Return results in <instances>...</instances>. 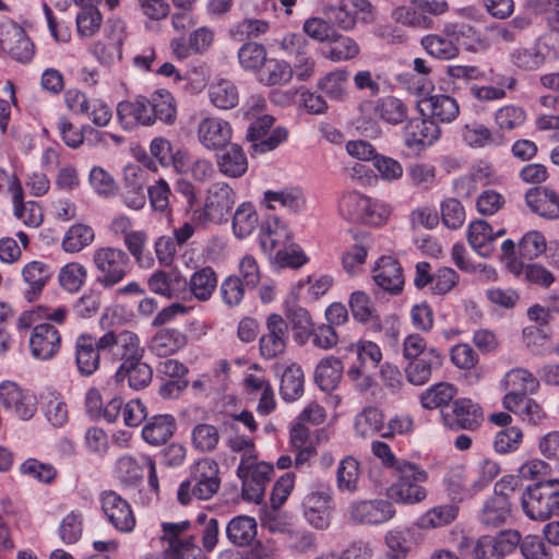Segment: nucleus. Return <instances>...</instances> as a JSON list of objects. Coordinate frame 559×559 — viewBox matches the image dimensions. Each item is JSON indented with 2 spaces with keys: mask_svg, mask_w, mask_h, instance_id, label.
<instances>
[{
  "mask_svg": "<svg viewBox=\"0 0 559 559\" xmlns=\"http://www.w3.org/2000/svg\"><path fill=\"white\" fill-rule=\"evenodd\" d=\"M219 467L215 460L203 457L190 467V476L179 486L177 497L181 504H188L192 498L211 499L219 489Z\"/></svg>",
  "mask_w": 559,
  "mask_h": 559,
  "instance_id": "1",
  "label": "nucleus"
},
{
  "mask_svg": "<svg viewBox=\"0 0 559 559\" xmlns=\"http://www.w3.org/2000/svg\"><path fill=\"white\" fill-rule=\"evenodd\" d=\"M393 483L386 489L388 497L403 504H416L424 501L427 490L423 486L428 479V473L413 462L403 463L391 474Z\"/></svg>",
  "mask_w": 559,
  "mask_h": 559,
  "instance_id": "2",
  "label": "nucleus"
},
{
  "mask_svg": "<svg viewBox=\"0 0 559 559\" xmlns=\"http://www.w3.org/2000/svg\"><path fill=\"white\" fill-rule=\"evenodd\" d=\"M522 509L526 516L535 521H545L559 516V479L537 481L526 487L521 497Z\"/></svg>",
  "mask_w": 559,
  "mask_h": 559,
  "instance_id": "3",
  "label": "nucleus"
},
{
  "mask_svg": "<svg viewBox=\"0 0 559 559\" xmlns=\"http://www.w3.org/2000/svg\"><path fill=\"white\" fill-rule=\"evenodd\" d=\"M92 263L96 271L95 281L104 289L120 284L131 270L129 254L117 247L96 248L92 253Z\"/></svg>",
  "mask_w": 559,
  "mask_h": 559,
  "instance_id": "4",
  "label": "nucleus"
},
{
  "mask_svg": "<svg viewBox=\"0 0 559 559\" xmlns=\"http://www.w3.org/2000/svg\"><path fill=\"white\" fill-rule=\"evenodd\" d=\"M323 13L332 25L345 32L354 29L358 21L374 20V7L369 0H335L324 5Z\"/></svg>",
  "mask_w": 559,
  "mask_h": 559,
  "instance_id": "5",
  "label": "nucleus"
},
{
  "mask_svg": "<svg viewBox=\"0 0 559 559\" xmlns=\"http://www.w3.org/2000/svg\"><path fill=\"white\" fill-rule=\"evenodd\" d=\"M272 473V465L264 462L254 463L253 455L242 456L237 467V475L242 480V498L260 503Z\"/></svg>",
  "mask_w": 559,
  "mask_h": 559,
  "instance_id": "6",
  "label": "nucleus"
},
{
  "mask_svg": "<svg viewBox=\"0 0 559 559\" xmlns=\"http://www.w3.org/2000/svg\"><path fill=\"white\" fill-rule=\"evenodd\" d=\"M443 425L450 430H477L484 421L481 407L471 399L461 397L440 411Z\"/></svg>",
  "mask_w": 559,
  "mask_h": 559,
  "instance_id": "7",
  "label": "nucleus"
},
{
  "mask_svg": "<svg viewBox=\"0 0 559 559\" xmlns=\"http://www.w3.org/2000/svg\"><path fill=\"white\" fill-rule=\"evenodd\" d=\"M189 525V522L163 523L162 539L168 544L163 552L165 559H206L192 536H182Z\"/></svg>",
  "mask_w": 559,
  "mask_h": 559,
  "instance_id": "8",
  "label": "nucleus"
},
{
  "mask_svg": "<svg viewBox=\"0 0 559 559\" xmlns=\"http://www.w3.org/2000/svg\"><path fill=\"white\" fill-rule=\"evenodd\" d=\"M98 347L116 361H130L143 357L144 349L140 345L139 336L129 330L118 333L108 331L99 337Z\"/></svg>",
  "mask_w": 559,
  "mask_h": 559,
  "instance_id": "9",
  "label": "nucleus"
},
{
  "mask_svg": "<svg viewBox=\"0 0 559 559\" xmlns=\"http://www.w3.org/2000/svg\"><path fill=\"white\" fill-rule=\"evenodd\" d=\"M289 340L287 321L278 313H270L265 320V332L259 340L260 354L273 359L284 354Z\"/></svg>",
  "mask_w": 559,
  "mask_h": 559,
  "instance_id": "10",
  "label": "nucleus"
},
{
  "mask_svg": "<svg viewBox=\"0 0 559 559\" xmlns=\"http://www.w3.org/2000/svg\"><path fill=\"white\" fill-rule=\"evenodd\" d=\"M273 124L274 118L269 115L258 118L250 124L246 138L253 142L254 152L266 153L273 151L287 139L288 132L284 127H277L270 131Z\"/></svg>",
  "mask_w": 559,
  "mask_h": 559,
  "instance_id": "11",
  "label": "nucleus"
},
{
  "mask_svg": "<svg viewBox=\"0 0 559 559\" xmlns=\"http://www.w3.org/2000/svg\"><path fill=\"white\" fill-rule=\"evenodd\" d=\"M235 202L234 190L225 182H216L207 190L203 215L206 221L216 224L227 222Z\"/></svg>",
  "mask_w": 559,
  "mask_h": 559,
  "instance_id": "12",
  "label": "nucleus"
},
{
  "mask_svg": "<svg viewBox=\"0 0 559 559\" xmlns=\"http://www.w3.org/2000/svg\"><path fill=\"white\" fill-rule=\"evenodd\" d=\"M348 513L354 523L381 525L395 515V509L384 499L359 500L349 506Z\"/></svg>",
  "mask_w": 559,
  "mask_h": 559,
  "instance_id": "13",
  "label": "nucleus"
},
{
  "mask_svg": "<svg viewBox=\"0 0 559 559\" xmlns=\"http://www.w3.org/2000/svg\"><path fill=\"white\" fill-rule=\"evenodd\" d=\"M100 506L108 522L122 533H130L135 526V516L130 503L112 490L104 491Z\"/></svg>",
  "mask_w": 559,
  "mask_h": 559,
  "instance_id": "14",
  "label": "nucleus"
},
{
  "mask_svg": "<svg viewBox=\"0 0 559 559\" xmlns=\"http://www.w3.org/2000/svg\"><path fill=\"white\" fill-rule=\"evenodd\" d=\"M0 402L8 412L23 420L32 418L36 412L35 396L12 381L0 384Z\"/></svg>",
  "mask_w": 559,
  "mask_h": 559,
  "instance_id": "15",
  "label": "nucleus"
},
{
  "mask_svg": "<svg viewBox=\"0 0 559 559\" xmlns=\"http://www.w3.org/2000/svg\"><path fill=\"white\" fill-rule=\"evenodd\" d=\"M199 142L209 151L226 147L233 138V129L228 121L218 117L201 119L197 128Z\"/></svg>",
  "mask_w": 559,
  "mask_h": 559,
  "instance_id": "16",
  "label": "nucleus"
},
{
  "mask_svg": "<svg viewBox=\"0 0 559 559\" xmlns=\"http://www.w3.org/2000/svg\"><path fill=\"white\" fill-rule=\"evenodd\" d=\"M28 345L34 358L48 360L52 358L61 347L60 332L52 324H37L29 335Z\"/></svg>",
  "mask_w": 559,
  "mask_h": 559,
  "instance_id": "17",
  "label": "nucleus"
},
{
  "mask_svg": "<svg viewBox=\"0 0 559 559\" xmlns=\"http://www.w3.org/2000/svg\"><path fill=\"white\" fill-rule=\"evenodd\" d=\"M374 284L391 295H399L404 287V274L401 263L391 255L379 258L372 269Z\"/></svg>",
  "mask_w": 559,
  "mask_h": 559,
  "instance_id": "18",
  "label": "nucleus"
},
{
  "mask_svg": "<svg viewBox=\"0 0 559 559\" xmlns=\"http://www.w3.org/2000/svg\"><path fill=\"white\" fill-rule=\"evenodd\" d=\"M98 343L99 337L88 333H82L75 338L74 359L81 376H92L99 368L103 349L98 347Z\"/></svg>",
  "mask_w": 559,
  "mask_h": 559,
  "instance_id": "19",
  "label": "nucleus"
},
{
  "mask_svg": "<svg viewBox=\"0 0 559 559\" xmlns=\"http://www.w3.org/2000/svg\"><path fill=\"white\" fill-rule=\"evenodd\" d=\"M462 141L472 148L499 147L506 144L503 133L490 129L478 120H471L461 127Z\"/></svg>",
  "mask_w": 559,
  "mask_h": 559,
  "instance_id": "20",
  "label": "nucleus"
},
{
  "mask_svg": "<svg viewBox=\"0 0 559 559\" xmlns=\"http://www.w3.org/2000/svg\"><path fill=\"white\" fill-rule=\"evenodd\" d=\"M151 106L148 99L144 96H138L133 100H122L117 105V117L126 130H132L134 127L152 126Z\"/></svg>",
  "mask_w": 559,
  "mask_h": 559,
  "instance_id": "21",
  "label": "nucleus"
},
{
  "mask_svg": "<svg viewBox=\"0 0 559 559\" xmlns=\"http://www.w3.org/2000/svg\"><path fill=\"white\" fill-rule=\"evenodd\" d=\"M331 492H311L304 501V515L306 521L317 530H326L331 524Z\"/></svg>",
  "mask_w": 559,
  "mask_h": 559,
  "instance_id": "22",
  "label": "nucleus"
},
{
  "mask_svg": "<svg viewBox=\"0 0 559 559\" xmlns=\"http://www.w3.org/2000/svg\"><path fill=\"white\" fill-rule=\"evenodd\" d=\"M525 203L533 213L543 218H559V194L550 188H531L525 194Z\"/></svg>",
  "mask_w": 559,
  "mask_h": 559,
  "instance_id": "23",
  "label": "nucleus"
},
{
  "mask_svg": "<svg viewBox=\"0 0 559 559\" xmlns=\"http://www.w3.org/2000/svg\"><path fill=\"white\" fill-rule=\"evenodd\" d=\"M217 273L211 266H203L195 270L189 280H186V293L181 296L186 299V294L190 299L194 298L200 302L209 301L217 287Z\"/></svg>",
  "mask_w": 559,
  "mask_h": 559,
  "instance_id": "24",
  "label": "nucleus"
},
{
  "mask_svg": "<svg viewBox=\"0 0 559 559\" xmlns=\"http://www.w3.org/2000/svg\"><path fill=\"white\" fill-rule=\"evenodd\" d=\"M442 356L436 348H429L423 357L409 359L405 367L406 379L414 385L427 383L433 370L442 366Z\"/></svg>",
  "mask_w": 559,
  "mask_h": 559,
  "instance_id": "25",
  "label": "nucleus"
},
{
  "mask_svg": "<svg viewBox=\"0 0 559 559\" xmlns=\"http://www.w3.org/2000/svg\"><path fill=\"white\" fill-rule=\"evenodd\" d=\"M439 134L440 130L433 121L415 118L404 128V142L408 148H421L431 145Z\"/></svg>",
  "mask_w": 559,
  "mask_h": 559,
  "instance_id": "26",
  "label": "nucleus"
},
{
  "mask_svg": "<svg viewBox=\"0 0 559 559\" xmlns=\"http://www.w3.org/2000/svg\"><path fill=\"white\" fill-rule=\"evenodd\" d=\"M290 240L286 225L278 217H270L262 223L259 242L265 253H272L281 248H289Z\"/></svg>",
  "mask_w": 559,
  "mask_h": 559,
  "instance_id": "27",
  "label": "nucleus"
},
{
  "mask_svg": "<svg viewBox=\"0 0 559 559\" xmlns=\"http://www.w3.org/2000/svg\"><path fill=\"white\" fill-rule=\"evenodd\" d=\"M115 379L120 383L127 381L128 386L132 390H142L152 382L153 369L148 364L142 361V358L131 359L120 364Z\"/></svg>",
  "mask_w": 559,
  "mask_h": 559,
  "instance_id": "28",
  "label": "nucleus"
},
{
  "mask_svg": "<svg viewBox=\"0 0 559 559\" xmlns=\"http://www.w3.org/2000/svg\"><path fill=\"white\" fill-rule=\"evenodd\" d=\"M151 292L171 298H179L186 293V278L178 271H156L147 280Z\"/></svg>",
  "mask_w": 559,
  "mask_h": 559,
  "instance_id": "29",
  "label": "nucleus"
},
{
  "mask_svg": "<svg viewBox=\"0 0 559 559\" xmlns=\"http://www.w3.org/2000/svg\"><path fill=\"white\" fill-rule=\"evenodd\" d=\"M52 275V270L49 264L34 260L24 265L22 269V277L24 283L28 286L25 290V298L28 301L35 300L43 292Z\"/></svg>",
  "mask_w": 559,
  "mask_h": 559,
  "instance_id": "30",
  "label": "nucleus"
},
{
  "mask_svg": "<svg viewBox=\"0 0 559 559\" xmlns=\"http://www.w3.org/2000/svg\"><path fill=\"white\" fill-rule=\"evenodd\" d=\"M3 50L20 62H28L34 56V44L19 26H12L0 38Z\"/></svg>",
  "mask_w": 559,
  "mask_h": 559,
  "instance_id": "31",
  "label": "nucleus"
},
{
  "mask_svg": "<svg viewBox=\"0 0 559 559\" xmlns=\"http://www.w3.org/2000/svg\"><path fill=\"white\" fill-rule=\"evenodd\" d=\"M258 524L249 515L234 516L226 525L225 534L230 544L236 547H247L255 539Z\"/></svg>",
  "mask_w": 559,
  "mask_h": 559,
  "instance_id": "32",
  "label": "nucleus"
},
{
  "mask_svg": "<svg viewBox=\"0 0 559 559\" xmlns=\"http://www.w3.org/2000/svg\"><path fill=\"white\" fill-rule=\"evenodd\" d=\"M176 430V420L171 415H155L151 417L142 429L143 439L152 444L165 443Z\"/></svg>",
  "mask_w": 559,
  "mask_h": 559,
  "instance_id": "33",
  "label": "nucleus"
},
{
  "mask_svg": "<svg viewBox=\"0 0 559 559\" xmlns=\"http://www.w3.org/2000/svg\"><path fill=\"white\" fill-rule=\"evenodd\" d=\"M343 364L334 356L322 358L314 370V382L325 392L334 390L343 376Z\"/></svg>",
  "mask_w": 559,
  "mask_h": 559,
  "instance_id": "34",
  "label": "nucleus"
},
{
  "mask_svg": "<svg viewBox=\"0 0 559 559\" xmlns=\"http://www.w3.org/2000/svg\"><path fill=\"white\" fill-rule=\"evenodd\" d=\"M187 338L176 329H162L151 340L150 349L158 357H168L185 347Z\"/></svg>",
  "mask_w": 559,
  "mask_h": 559,
  "instance_id": "35",
  "label": "nucleus"
},
{
  "mask_svg": "<svg viewBox=\"0 0 559 559\" xmlns=\"http://www.w3.org/2000/svg\"><path fill=\"white\" fill-rule=\"evenodd\" d=\"M471 247L481 257L491 255L495 250V236L491 226L485 221H475L467 228Z\"/></svg>",
  "mask_w": 559,
  "mask_h": 559,
  "instance_id": "36",
  "label": "nucleus"
},
{
  "mask_svg": "<svg viewBox=\"0 0 559 559\" xmlns=\"http://www.w3.org/2000/svg\"><path fill=\"white\" fill-rule=\"evenodd\" d=\"M510 513L509 498L502 495H493L484 503L480 521L488 527H498L506 523Z\"/></svg>",
  "mask_w": 559,
  "mask_h": 559,
  "instance_id": "37",
  "label": "nucleus"
},
{
  "mask_svg": "<svg viewBox=\"0 0 559 559\" xmlns=\"http://www.w3.org/2000/svg\"><path fill=\"white\" fill-rule=\"evenodd\" d=\"M210 102L218 109L227 110L239 103L238 87L227 79H219L209 85Z\"/></svg>",
  "mask_w": 559,
  "mask_h": 559,
  "instance_id": "38",
  "label": "nucleus"
},
{
  "mask_svg": "<svg viewBox=\"0 0 559 559\" xmlns=\"http://www.w3.org/2000/svg\"><path fill=\"white\" fill-rule=\"evenodd\" d=\"M457 393L454 384L449 382H439L426 389L420 394V404L426 409L441 408L447 409Z\"/></svg>",
  "mask_w": 559,
  "mask_h": 559,
  "instance_id": "39",
  "label": "nucleus"
},
{
  "mask_svg": "<svg viewBox=\"0 0 559 559\" xmlns=\"http://www.w3.org/2000/svg\"><path fill=\"white\" fill-rule=\"evenodd\" d=\"M151 106V118L153 123L159 120L166 124H174L177 117V109L174 96L166 90H160L152 94L148 99Z\"/></svg>",
  "mask_w": 559,
  "mask_h": 559,
  "instance_id": "40",
  "label": "nucleus"
},
{
  "mask_svg": "<svg viewBox=\"0 0 559 559\" xmlns=\"http://www.w3.org/2000/svg\"><path fill=\"white\" fill-rule=\"evenodd\" d=\"M219 171L229 178H239L248 169V160L243 150L238 144H233L217 159Z\"/></svg>",
  "mask_w": 559,
  "mask_h": 559,
  "instance_id": "41",
  "label": "nucleus"
},
{
  "mask_svg": "<svg viewBox=\"0 0 559 559\" xmlns=\"http://www.w3.org/2000/svg\"><path fill=\"white\" fill-rule=\"evenodd\" d=\"M304 371L296 362L284 370L281 378L280 394L286 402H294L304 394Z\"/></svg>",
  "mask_w": 559,
  "mask_h": 559,
  "instance_id": "42",
  "label": "nucleus"
},
{
  "mask_svg": "<svg viewBox=\"0 0 559 559\" xmlns=\"http://www.w3.org/2000/svg\"><path fill=\"white\" fill-rule=\"evenodd\" d=\"M459 514V507L455 504H440L429 509L416 524L420 530H433L451 524Z\"/></svg>",
  "mask_w": 559,
  "mask_h": 559,
  "instance_id": "43",
  "label": "nucleus"
},
{
  "mask_svg": "<svg viewBox=\"0 0 559 559\" xmlns=\"http://www.w3.org/2000/svg\"><path fill=\"white\" fill-rule=\"evenodd\" d=\"M374 112L390 124H400L408 116V108L405 103L395 96H384L376 102Z\"/></svg>",
  "mask_w": 559,
  "mask_h": 559,
  "instance_id": "44",
  "label": "nucleus"
},
{
  "mask_svg": "<svg viewBox=\"0 0 559 559\" xmlns=\"http://www.w3.org/2000/svg\"><path fill=\"white\" fill-rule=\"evenodd\" d=\"M141 176L142 171H136L134 168H129L126 171V186L122 199L123 203L132 210H140L146 203V194L144 183L140 179Z\"/></svg>",
  "mask_w": 559,
  "mask_h": 559,
  "instance_id": "45",
  "label": "nucleus"
},
{
  "mask_svg": "<svg viewBox=\"0 0 559 559\" xmlns=\"http://www.w3.org/2000/svg\"><path fill=\"white\" fill-rule=\"evenodd\" d=\"M430 116L441 122H451L460 114V107L455 98L444 94L432 95L425 100Z\"/></svg>",
  "mask_w": 559,
  "mask_h": 559,
  "instance_id": "46",
  "label": "nucleus"
},
{
  "mask_svg": "<svg viewBox=\"0 0 559 559\" xmlns=\"http://www.w3.org/2000/svg\"><path fill=\"white\" fill-rule=\"evenodd\" d=\"M504 390H512L523 394L535 393L539 388L537 378L524 368H514L508 371L501 381Z\"/></svg>",
  "mask_w": 559,
  "mask_h": 559,
  "instance_id": "47",
  "label": "nucleus"
},
{
  "mask_svg": "<svg viewBox=\"0 0 559 559\" xmlns=\"http://www.w3.org/2000/svg\"><path fill=\"white\" fill-rule=\"evenodd\" d=\"M259 225V216L251 203H241L233 216L234 235L243 239L250 236Z\"/></svg>",
  "mask_w": 559,
  "mask_h": 559,
  "instance_id": "48",
  "label": "nucleus"
},
{
  "mask_svg": "<svg viewBox=\"0 0 559 559\" xmlns=\"http://www.w3.org/2000/svg\"><path fill=\"white\" fill-rule=\"evenodd\" d=\"M260 81L269 86L288 83L293 78L292 66L283 60L269 59L262 66Z\"/></svg>",
  "mask_w": 559,
  "mask_h": 559,
  "instance_id": "49",
  "label": "nucleus"
},
{
  "mask_svg": "<svg viewBox=\"0 0 559 559\" xmlns=\"http://www.w3.org/2000/svg\"><path fill=\"white\" fill-rule=\"evenodd\" d=\"M287 319L293 326L296 343L305 345L311 337L314 329L309 311L302 307L292 308L287 311Z\"/></svg>",
  "mask_w": 559,
  "mask_h": 559,
  "instance_id": "50",
  "label": "nucleus"
},
{
  "mask_svg": "<svg viewBox=\"0 0 559 559\" xmlns=\"http://www.w3.org/2000/svg\"><path fill=\"white\" fill-rule=\"evenodd\" d=\"M515 79L501 76L496 82V86L472 84L469 86V94L478 102H493L501 100L506 97V88L513 90L515 87Z\"/></svg>",
  "mask_w": 559,
  "mask_h": 559,
  "instance_id": "51",
  "label": "nucleus"
},
{
  "mask_svg": "<svg viewBox=\"0 0 559 559\" xmlns=\"http://www.w3.org/2000/svg\"><path fill=\"white\" fill-rule=\"evenodd\" d=\"M384 429L383 415L377 407H366L356 417L355 430L362 438L371 437L374 433L381 436Z\"/></svg>",
  "mask_w": 559,
  "mask_h": 559,
  "instance_id": "52",
  "label": "nucleus"
},
{
  "mask_svg": "<svg viewBox=\"0 0 559 559\" xmlns=\"http://www.w3.org/2000/svg\"><path fill=\"white\" fill-rule=\"evenodd\" d=\"M95 238L94 230L88 225H72L64 235L62 249L66 252L75 253L90 246Z\"/></svg>",
  "mask_w": 559,
  "mask_h": 559,
  "instance_id": "53",
  "label": "nucleus"
},
{
  "mask_svg": "<svg viewBox=\"0 0 559 559\" xmlns=\"http://www.w3.org/2000/svg\"><path fill=\"white\" fill-rule=\"evenodd\" d=\"M453 24L444 27L447 34L455 35L456 39L468 51L477 52L489 48L488 40L469 25H461L457 29Z\"/></svg>",
  "mask_w": 559,
  "mask_h": 559,
  "instance_id": "54",
  "label": "nucleus"
},
{
  "mask_svg": "<svg viewBox=\"0 0 559 559\" xmlns=\"http://www.w3.org/2000/svg\"><path fill=\"white\" fill-rule=\"evenodd\" d=\"M329 41L332 45L324 51V56L332 61L349 60L359 53V45L352 37L334 33Z\"/></svg>",
  "mask_w": 559,
  "mask_h": 559,
  "instance_id": "55",
  "label": "nucleus"
},
{
  "mask_svg": "<svg viewBox=\"0 0 559 559\" xmlns=\"http://www.w3.org/2000/svg\"><path fill=\"white\" fill-rule=\"evenodd\" d=\"M360 476L359 462L353 456H346L340 462L336 473V484L341 491L354 492Z\"/></svg>",
  "mask_w": 559,
  "mask_h": 559,
  "instance_id": "56",
  "label": "nucleus"
},
{
  "mask_svg": "<svg viewBox=\"0 0 559 559\" xmlns=\"http://www.w3.org/2000/svg\"><path fill=\"white\" fill-rule=\"evenodd\" d=\"M493 120L498 132L512 131L525 122L526 111L520 106L506 105L495 111Z\"/></svg>",
  "mask_w": 559,
  "mask_h": 559,
  "instance_id": "57",
  "label": "nucleus"
},
{
  "mask_svg": "<svg viewBox=\"0 0 559 559\" xmlns=\"http://www.w3.org/2000/svg\"><path fill=\"white\" fill-rule=\"evenodd\" d=\"M421 46L430 56L440 60H450L459 55V48L452 40L436 34L424 36Z\"/></svg>",
  "mask_w": 559,
  "mask_h": 559,
  "instance_id": "58",
  "label": "nucleus"
},
{
  "mask_svg": "<svg viewBox=\"0 0 559 559\" xmlns=\"http://www.w3.org/2000/svg\"><path fill=\"white\" fill-rule=\"evenodd\" d=\"M443 483L452 499L463 500L475 491L472 488V481L469 483L465 469L461 466L451 469L444 477Z\"/></svg>",
  "mask_w": 559,
  "mask_h": 559,
  "instance_id": "59",
  "label": "nucleus"
},
{
  "mask_svg": "<svg viewBox=\"0 0 559 559\" xmlns=\"http://www.w3.org/2000/svg\"><path fill=\"white\" fill-rule=\"evenodd\" d=\"M368 197L356 191L344 193L338 201L340 214L347 221L360 222Z\"/></svg>",
  "mask_w": 559,
  "mask_h": 559,
  "instance_id": "60",
  "label": "nucleus"
},
{
  "mask_svg": "<svg viewBox=\"0 0 559 559\" xmlns=\"http://www.w3.org/2000/svg\"><path fill=\"white\" fill-rule=\"evenodd\" d=\"M87 277V270L79 262H70L63 265L58 274L60 286L70 292L75 293L81 289Z\"/></svg>",
  "mask_w": 559,
  "mask_h": 559,
  "instance_id": "61",
  "label": "nucleus"
},
{
  "mask_svg": "<svg viewBox=\"0 0 559 559\" xmlns=\"http://www.w3.org/2000/svg\"><path fill=\"white\" fill-rule=\"evenodd\" d=\"M193 447L203 453L212 452L219 442L217 428L210 424H198L191 432Z\"/></svg>",
  "mask_w": 559,
  "mask_h": 559,
  "instance_id": "62",
  "label": "nucleus"
},
{
  "mask_svg": "<svg viewBox=\"0 0 559 559\" xmlns=\"http://www.w3.org/2000/svg\"><path fill=\"white\" fill-rule=\"evenodd\" d=\"M347 79V71L336 70L320 79L318 87L331 99H342L346 94Z\"/></svg>",
  "mask_w": 559,
  "mask_h": 559,
  "instance_id": "63",
  "label": "nucleus"
},
{
  "mask_svg": "<svg viewBox=\"0 0 559 559\" xmlns=\"http://www.w3.org/2000/svg\"><path fill=\"white\" fill-rule=\"evenodd\" d=\"M519 253L523 259L534 260L547 250L545 236L538 230H530L520 239Z\"/></svg>",
  "mask_w": 559,
  "mask_h": 559,
  "instance_id": "64",
  "label": "nucleus"
}]
</instances>
